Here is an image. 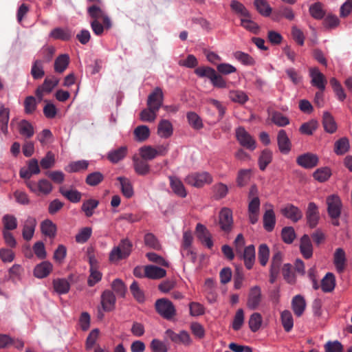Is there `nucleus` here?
Instances as JSON below:
<instances>
[{
    "mask_svg": "<svg viewBox=\"0 0 352 352\" xmlns=\"http://www.w3.org/2000/svg\"><path fill=\"white\" fill-rule=\"evenodd\" d=\"M132 246V243L128 239H122L118 245L113 247L109 252V261L117 263L126 258L131 253Z\"/></svg>",
    "mask_w": 352,
    "mask_h": 352,
    "instance_id": "1",
    "label": "nucleus"
},
{
    "mask_svg": "<svg viewBox=\"0 0 352 352\" xmlns=\"http://www.w3.org/2000/svg\"><path fill=\"white\" fill-rule=\"evenodd\" d=\"M156 311L166 320L172 319L176 315V309L173 302L166 298H160L155 303Z\"/></svg>",
    "mask_w": 352,
    "mask_h": 352,
    "instance_id": "2",
    "label": "nucleus"
},
{
    "mask_svg": "<svg viewBox=\"0 0 352 352\" xmlns=\"http://www.w3.org/2000/svg\"><path fill=\"white\" fill-rule=\"evenodd\" d=\"M25 184L31 192L38 195H47L53 189L51 182L46 179H39L37 182L34 181H25Z\"/></svg>",
    "mask_w": 352,
    "mask_h": 352,
    "instance_id": "3",
    "label": "nucleus"
},
{
    "mask_svg": "<svg viewBox=\"0 0 352 352\" xmlns=\"http://www.w3.org/2000/svg\"><path fill=\"white\" fill-rule=\"evenodd\" d=\"M185 182L192 186L200 188L212 183V177L208 172L193 173L186 176Z\"/></svg>",
    "mask_w": 352,
    "mask_h": 352,
    "instance_id": "4",
    "label": "nucleus"
},
{
    "mask_svg": "<svg viewBox=\"0 0 352 352\" xmlns=\"http://www.w3.org/2000/svg\"><path fill=\"white\" fill-rule=\"evenodd\" d=\"M236 138L240 145L250 151H254L256 148L255 139L242 126L236 129Z\"/></svg>",
    "mask_w": 352,
    "mask_h": 352,
    "instance_id": "5",
    "label": "nucleus"
},
{
    "mask_svg": "<svg viewBox=\"0 0 352 352\" xmlns=\"http://www.w3.org/2000/svg\"><path fill=\"white\" fill-rule=\"evenodd\" d=\"M327 212L332 219H338L341 214L342 204L340 198L335 194L328 196L326 199Z\"/></svg>",
    "mask_w": 352,
    "mask_h": 352,
    "instance_id": "6",
    "label": "nucleus"
},
{
    "mask_svg": "<svg viewBox=\"0 0 352 352\" xmlns=\"http://www.w3.org/2000/svg\"><path fill=\"white\" fill-rule=\"evenodd\" d=\"M309 72L311 85L320 91H324L327 82L324 74L317 67H311Z\"/></svg>",
    "mask_w": 352,
    "mask_h": 352,
    "instance_id": "7",
    "label": "nucleus"
},
{
    "mask_svg": "<svg viewBox=\"0 0 352 352\" xmlns=\"http://www.w3.org/2000/svg\"><path fill=\"white\" fill-rule=\"evenodd\" d=\"M262 300V292L259 286H254L250 288L247 299V307L251 309H256Z\"/></svg>",
    "mask_w": 352,
    "mask_h": 352,
    "instance_id": "8",
    "label": "nucleus"
},
{
    "mask_svg": "<svg viewBox=\"0 0 352 352\" xmlns=\"http://www.w3.org/2000/svg\"><path fill=\"white\" fill-rule=\"evenodd\" d=\"M281 214L287 219L296 223L302 218V212L297 206L287 204L280 209Z\"/></svg>",
    "mask_w": 352,
    "mask_h": 352,
    "instance_id": "9",
    "label": "nucleus"
},
{
    "mask_svg": "<svg viewBox=\"0 0 352 352\" xmlns=\"http://www.w3.org/2000/svg\"><path fill=\"white\" fill-rule=\"evenodd\" d=\"M116 298V295L111 290H104L100 296V303L102 310L104 311H111L115 309Z\"/></svg>",
    "mask_w": 352,
    "mask_h": 352,
    "instance_id": "10",
    "label": "nucleus"
},
{
    "mask_svg": "<svg viewBox=\"0 0 352 352\" xmlns=\"http://www.w3.org/2000/svg\"><path fill=\"white\" fill-rule=\"evenodd\" d=\"M164 95L160 87H156L151 92L147 99V106L153 110L159 111L163 103Z\"/></svg>",
    "mask_w": 352,
    "mask_h": 352,
    "instance_id": "11",
    "label": "nucleus"
},
{
    "mask_svg": "<svg viewBox=\"0 0 352 352\" xmlns=\"http://www.w3.org/2000/svg\"><path fill=\"white\" fill-rule=\"evenodd\" d=\"M265 206L267 208L263 217V228L267 232H272L276 224V216L273 210V206L267 203Z\"/></svg>",
    "mask_w": 352,
    "mask_h": 352,
    "instance_id": "12",
    "label": "nucleus"
},
{
    "mask_svg": "<svg viewBox=\"0 0 352 352\" xmlns=\"http://www.w3.org/2000/svg\"><path fill=\"white\" fill-rule=\"evenodd\" d=\"M233 223L232 212L228 208L221 209L219 213V224L222 230L230 232Z\"/></svg>",
    "mask_w": 352,
    "mask_h": 352,
    "instance_id": "13",
    "label": "nucleus"
},
{
    "mask_svg": "<svg viewBox=\"0 0 352 352\" xmlns=\"http://www.w3.org/2000/svg\"><path fill=\"white\" fill-rule=\"evenodd\" d=\"M306 218L307 224L311 228L316 227L320 219V215L318 208L315 203H309L306 211Z\"/></svg>",
    "mask_w": 352,
    "mask_h": 352,
    "instance_id": "14",
    "label": "nucleus"
},
{
    "mask_svg": "<svg viewBox=\"0 0 352 352\" xmlns=\"http://www.w3.org/2000/svg\"><path fill=\"white\" fill-rule=\"evenodd\" d=\"M297 164L305 168H312L317 166L318 157L316 154L306 153L299 155L296 159Z\"/></svg>",
    "mask_w": 352,
    "mask_h": 352,
    "instance_id": "15",
    "label": "nucleus"
},
{
    "mask_svg": "<svg viewBox=\"0 0 352 352\" xmlns=\"http://www.w3.org/2000/svg\"><path fill=\"white\" fill-rule=\"evenodd\" d=\"M333 264L338 273L342 274L346 265V254L341 248H337L333 254Z\"/></svg>",
    "mask_w": 352,
    "mask_h": 352,
    "instance_id": "16",
    "label": "nucleus"
},
{
    "mask_svg": "<svg viewBox=\"0 0 352 352\" xmlns=\"http://www.w3.org/2000/svg\"><path fill=\"white\" fill-rule=\"evenodd\" d=\"M196 232L197 238L203 244L209 249L212 248L213 242L211 239V234L205 226L201 223H197Z\"/></svg>",
    "mask_w": 352,
    "mask_h": 352,
    "instance_id": "17",
    "label": "nucleus"
},
{
    "mask_svg": "<svg viewBox=\"0 0 352 352\" xmlns=\"http://www.w3.org/2000/svg\"><path fill=\"white\" fill-rule=\"evenodd\" d=\"M58 80L56 77L46 78L40 87L36 91V95L38 98H42L44 94L50 93L58 85Z\"/></svg>",
    "mask_w": 352,
    "mask_h": 352,
    "instance_id": "18",
    "label": "nucleus"
},
{
    "mask_svg": "<svg viewBox=\"0 0 352 352\" xmlns=\"http://www.w3.org/2000/svg\"><path fill=\"white\" fill-rule=\"evenodd\" d=\"M277 143L281 153L287 154L291 151L292 143L285 130L281 129L278 132Z\"/></svg>",
    "mask_w": 352,
    "mask_h": 352,
    "instance_id": "19",
    "label": "nucleus"
},
{
    "mask_svg": "<svg viewBox=\"0 0 352 352\" xmlns=\"http://www.w3.org/2000/svg\"><path fill=\"white\" fill-rule=\"evenodd\" d=\"M36 226V219L28 217L23 223L22 236L24 240L30 241L32 239Z\"/></svg>",
    "mask_w": 352,
    "mask_h": 352,
    "instance_id": "20",
    "label": "nucleus"
},
{
    "mask_svg": "<svg viewBox=\"0 0 352 352\" xmlns=\"http://www.w3.org/2000/svg\"><path fill=\"white\" fill-rule=\"evenodd\" d=\"M53 265L48 261H45L37 264L33 270L34 276L37 278L47 277L52 271Z\"/></svg>",
    "mask_w": 352,
    "mask_h": 352,
    "instance_id": "21",
    "label": "nucleus"
},
{
    "mask_svg": "<svg viewBox=\"0 0 352 352\" xmlns=\"http://www.w3.org/2000/svg\"><path fill=\"white\" fill-rule=\"evenodd\" d=\"M241 257L243 259L245 265L247 269L250 270L252 268L255 261V248L253 245H250L245 247L239 253Z\"/></svg>",
    "mask_w": 352,
    "mask_h": 352,
    "instance_id": "22",
    "label": "nucleus"
},
{
    "mask_svg": "<svg viewBox=\"0 0 352 352\" xmlns=\"http://www.w3.org/2000/svg\"><path fill=\"white\" fill-rule=\"evenodd\" d=\"M128 148L126 146L111 150L107 153V159L113 164H117L122 160L126 155Z\"/></svg>",
    "mask_w": 352,
    "mask_h": 352,
    "instance_id": "23",
    "label": "nucleus"
},
{
    "mask_svg": "<svg viewBox=\"0 0 352 352\" xmlns=\"http://www.w3.org/2000/svg\"><path fill=\"white\" fill-rule=\"evenodd\" d=\"M166 275V271L160 267L149 265L144 267V276L150 279H160Z\"/></svg>",
    "mask_w": 352,
    "mask_h": 352,
    "instance_id": "24",
    "label": "nucleus"
},
{
    "mask_svg": "<svg viewBox=\"0 0 352 352\" xmlns=\"http://www.w3.org/2000/svg\"><path fill=\"white\" fill-rule=\"evenodd\" d=\"M17 129L21 135L25 138H31L34 134V127L27 120H21L18 122Z\"/></svg>",
    "mask_w": 352,
    "mask_h": 352,
    "instance_id": "25",
    "label": "nucleus"
},
{
    "mask_svg": "<svg viewBox=\"0 0 352 352\" xmlns=\"http://www.w3.org/2000/svg\"><path fill=\"white\" fill-rule=\"evenodd\" d=\"M133 165L135 173L140 175H146L150 172V166L141 157L134 156L133 157Z\"/></svg>",
    "mask_w": 352,
    "mask_h": 352,
    "instance_id": "26",
    "label": "nucleus"
},
{
    "mask_svg": "<svg viewBox=\"0 0 352 352\" xmlns=\"http://www.w3.org/2000/svg\"><path fill=\"white\" fill-rule=\"evenodd\" d=\"M169 180L170 188L174 193L180 197H186L187 192L182 182L175 176H170Z\"/></svg>",
    "mask_w": 352,
    "mask_h": 352,
    "instance_id": "27",
    "label": "nucleus"
},
{
    "mask_svg": "<svg viewBox=\"0 0 352 352\" xmlns=\"http://www.w3.org/2000/svg\"><path fill=\"white\" fill-rule=\"evenodd\" d=\"M292 308L297 317L301 316L306 308V302L304 297L300 294L293 297Z\"/></svg>",
    "mask_w": 352,
    "mask_h": 352,
    "instance_id": "28",
    "label": "nucleus"
},
{
    "mask_svg": "<svg viewBox=\"0 0 352 352\" xmlns=\"http://www.w3.org/2000/svg\"><path fill=\"white\" fill-rule=\"evenodd\" d=\"M300 250L305 258H310L313 255L312 243L307 234L303 235L300 239Z\"/></svg>",
    "mask_w": 352,
    "mask_h": 352,
    "instance_id": "29",
    "label": "nucleus"
},
{
    "mask_svg": "<svg viewBox=\"0 0 352 352\" xmlns=\"http://www.w3.org/2000/svg\"><path fill=\"white\" fill-rule=\"evenodd\" d=\"M173 129L171 122L167 120H161L157 126V134L162 138H168L173 134Z\"/></svg>",
    "mask_w": 352,
    "mask_h": 352,
    "instance_id": "30",
    "label": "nucleus"
},
{
    "mask_svg": "<svg viewBox=\"0 0 352 352\" xmlns=\"http://www.w3.org/2000/svg\"><path fill=\"white\" fill-rule=\"evenodd\" d=\"M41 230L43 234L53 239L57 232L56 225L50 219H45L41 223Z\"/></svg>",
    "mask_w": 352,
    "mask_h": 352,
    "instance_id": "31",
    "label": "nucleus"
},
{
    "mask_svg": "<svg viewBox=\"0 0 352 352\" xmlns=\"http://www.w3.org/2000/svg\"><path fill=\"white\" fill-rule=\"evenodd\" d=\"M204 292L206 295V298L210 303H213L217 299L216 286L214 281L208 278L205 281L204 284Z\"/></svg>",
    "mask_w": 352,
    "mask_h": 352,
    "instance_id": "32",
    "label": "nucleus"
},
{
    "mask_svg": "<svg viewBox=\"0 0 352 352\" xmlns=\"http://www.w3.org/2000/svg\"><path fill=\"white\" fill-rule=\"evenodd\" d=\"M59 192L72 203L79 202L82 197V193L80 191L76 189L67 190L63 186L59 188Z\"/></svg>",
    "mask_w": 352,
    "mask_h": 352,
    "instance_id": "33",
    "label": "nucleus"
},
{
    "mask_svg": "<svg viewBox=\"0 0 352 352\" xmlns=\"http://www.w3.org/2000/svg\"><path fill=\"white\" fill-rule=\"evenodd\" d=\"M322 124L326 132L333 133L337 130V124L330 113L325 111L323 113Z\"/></svg>",
    "mask_w": 352,
    "mask_h": 352,
    "instance_id": "34",
    "label": "nucleus"
},
{
    "mask_svg": "<svg viewBox=\"0 0 352 352\" xmlns=\"http://www.w3.org/2000/svg\"><path fill=\"white\" fill-rule=\"evenodd\" d=\"M117 179L120 182V189L123 195L126 198H131L134 194L131 181L124 177H118Z\"/></svg>",
    "mask_w": 352,
    "mask_h": 352,
    "instance_id": "35",
    "label": "nucleus"
},
{
    "mask_svg": "<svg viewBox=\"0 0 352 352\" xmlns=\"http://www.w3.org/2000/svg\"><path fill=\"white\" fill-rule=\"evenodd\" d=\"M54 291L59 295L65 294L70 289V284L65 278H56L53 280Z\"/></svg>",
    "mask_w": 352,
    "mask_h": 352,
    "instance_id": "36",
    "label": "nucleus"
},
{
    "mask_svg": "<svg viewBox=\"0 0 352 352\" xmlns=\"http://www.w3.org/2000/svg\"><path fill=\"white\" fill-rule=\"evenodd\" d=\"M50 36L55 39L69 41L73 36V32L68 28H56L50 32Z\"/></svg>",
    "mask_w": 352,
    "mask_h": 352,
    "instance_id": "37",
    "label": "nucleus"
},
{
    "mask_svg": "<svg viewBox=\"0 0 352 352\" xmlns=\"http://www.w3.org/2000/svg\"><path fill=\"white\" fill-rule=\"evenodd\" d=\"M330 85L333 91L339 101H344L346 98V94L341 83L334 77L330 79Z\"/></svg>",
    "mask_w": 352,
    "mask_h": 352,
    "instance_id": "38",
    "label": "nucleus"
},
{
    "mask_svg": "<svg viewBox=\"0 0 352 352\" xmlns=\"http://www.w3.org/2000/svg\"><path fill=\"white\" fill-rule=\"evenodd\" d=\"M350 148L349 140L343 137L337 140L334 144V152L338 155H342L348 152Z\"/></svg>",
    "mask_w": 352,
    "mask_h": 352,
    "instance_id": "39",
    "label": "nucleus"
},
{
    "mask_svg": "<svg viewBox=\"0 0 352 352\" xmlns=\"http://www.w3.org/2000/svg\"><path fill=\"white\" fill-rule=\"evenodd\" d=\"M280 320L284 330L286 332L292 331L294 327L292 314L289 310H284L280 313Z\"/></svg>",
    "mask_w": 352,
    "mask_h": 352,
    "instance_id": "40",
    "label": "nucleus"
},
{
    "mask_svg": "<svg viewBox=\"0 0 352 352\" xmlns=\"http://www.w3.org/2000/svg\"><path fill=\"white\" fill-rule=\"evenodd\" d=\"M336 286V278L333 274L327 273L321 280V287L323 292H330L333 290Z\"/></svg>",
    "mask_w": 352,
    "mask_h": 352,
    "instance_id": "41",
    "label": "nucleus"
},
{
    "mask_svg": "<svg viewBox=\"0 0 352 352\" xmlns=\"http://www.w3.org/2000/svg\"><path fill=\"white\" fill-rule=\"evenodd\" d=\"M69 63V56L67 54L58 56L54 61V70L58 73H63Z\"/></svg>",
    "mask_w": 352,
    "mask_h": 352,
    "instance_id": "42",
    "label": "nucleus"
},
{
    "mask_svg": "<svg viewBox=\"0 0 352 352\" xmlns=\"http://www.w3.org/2000/svg\"><path fill=\"white\" fill-rule=\"evenodd\" d=\"M89 164V161L85 160L74 161L69 163L65 170L69 173H77L87 169Z\"/></svg>",
    "mask_w": 352,
    "mask_h": 352,
    "instance_id": "43",
    "label": "nucleus"
},
{
    "mask_svg": "<svg viewBox=\"0 0 352 352\" xmlns=\"http://www.w3.org/2000/svg\"><path fill=\"white\" fill-rule=\"evenodd\" d=\"M2 223L3 226V230H14L17 228L18 222L16 217L10 214H4L2 217Z\"/></svg>",
    "mask_w": 352,
    "mask_h": 352,
    "instance_id": "44",
    "label": "nucleus"
},
{
    "mask_svg": "<svg viewBox=\"0 0 352 352\" xmlns=\"http://www.w3.org/2000/svg\"><path fill=\"white\" fill-rule=\"evenodd\" d=\"M113 292L118 297L124 298L127 291L124 283L120 278H116L111 285Z\"/></svg>",
    "mask_w": 352,
    "mask_h": 352,
    "instance_id": "45",
    "label": "nucleus"
},
{
    "mask_svg": "<svg viewBox=\"0 0 352 352\" xmlns=\"http://www.w3.org/2000/svg\"><path fill=\"white\" fill-rule=\"evenodd\" d=\"M99 205V201L96 199H89L85 201L81 206V210L85 212L87 217H91L94 213V210Z\"/></svg>",
    "mask_w": 352,
    "mask_h": 352,
    "instance_id": "46",
    "label": "nucleus"
},
{
    "mask_svg": "<svg viewBox=\"0 0 352 352\" xmlns=\"http://www.w3.org/2000/svg\"><path fill=\"white\" fill-rule=\"evenodd\" d=\"M272 160V152L269 149H264L261 152V153L258 157V163L259 168L261 170H265L266 167L267 166V165L271 163Z\"/></svg>",
    "mask_w": 352,
    "mask_h": 352,
    "instance_id": "47",
    "label": "nucleus"
},
{
    "mask_svg": "<svg viewBox=\"0 0 352 352\" xmlns=\"http://www.w3.org/2000/svg\"><path fill=\"white\" fill-rule=\"evenodd\" d=\"M272 122L279 127H283L289 124V119L278 111H272L271 113Z\"/></svg>",
    "mask_w": 352,
    "mask_h": 352,
    "instance_id": "48",
    "label": "nucleus"
},
{
    "mask_svg": "<svg viewBox=\"0 0 352 352\" xmlns=\"http://www.w3.org/2000/svg\"><path fill=\"white\" fill-rule=\"evenodd\" d=\"M254 5L257 11L264 16H269L272 13V8L266 0H255Z\"/></svg>",
    "mask_w": 352,
    "mask_h": 352,
    "instance_id": "49",
    "label": "nucleus"
},
{
    "mask_svg": "<svg viewBox=\"0 0 352 352\" xmlns=\"http://www.w3.org/2000/svg\"><path fill=\"white\" fill-rule=\"evenodd\" d=\"M133 133L137 141L144 142L148 138L150 130L147 126L140 125L135 129Z\"/></svg>",
    "mask_w": 352,
    "mask_h": 352,
    "instance_id": "50",
    "label": "nucleus"
},
{
    "mask_svg": "<svg viewBox=\"0 0 352 352\" xmlns=\"http://www.w3.org/2000/svg\"><path fill=\"white\" fill-rule=\"evenodd\" d=\"M228 97L232 102L239 104H244L249 99L248 95L241 90L230 91Z\"/></svg>",
    "mask_w": 352,
    "mask_h": 352,
    "instance_id": "51",
    "label": "nucleus"
},
{
    "mask_svg": "<svg viewBox=\"0 0 352 352\" xmlns=\"http://www.w3.org/2000/svg\"><path fill=\"white\" fill-rule=\"evenodd\" d=\"M31 75L34 79H41L44 76L45 72L42 60H36L33 62L31 68Z\"/></svg>",
    "mask_w": 352,
    "mask_h": 352,
    "instance_id": "52",
    "label": "nucleus"
},
{
    "mask_svg": "<svg viewBox=\"0 0 352 352\" xmlns=\"http://www.w3.org/2000/svg\"><path fill=\"white\" fill-rule=\"evenodd\" d=\"M186 118L189 124L195 129H202L204 126L203 122L200 116L193 111L188 112Z\"/></svg>",
    "mask_w": 352,
    "mask_h": 352,
    "instance_id": "53",
    "label": "nucleus"
},
{
    "mask_svg": "<svg viewBox=\"0 0 352 352\" xmlns=\"http://www.w3.org/2000/svg\"><path fill=\"white\" fill-rule=\"evenodd\" d=\"M309 11L310 15L315 19H322L325 15V12L322 8V5L320 2L311 4L309 7Z\"/></svg>",
    "mask_w": 352,
    "mask_h": 352,
    "instance_id": "54",
    "label": "nucleus"
},
{
    "mask_svg": "<svg viewBox=\"0 0 352 352\" xmlns=\"http://www.w3.org/2000/svg\"><path fill=\"white\" fill-rule=\"evenodd\" d=\"M248 324L252 332H256L262 324L261 315L257 312L253 313L249 318Z\"/></svg>",
    "mask_w": 352,
    "mask_h": 352,
    "instance_id": "55",
    "label": "nucleus"
},
{
    "mask_svg": "<svg viewBox=\"0 0 352 352\" xmlns=\"http://www.w3.org/2000/svg\"><path fill=\"white\" fill-rule=\"evenodd\" d=\"M140 157L146 161L153 160L156 157L154 147L151 146H143L139 148Z\"/></svg>",
    "mask_w": 352,
    "mask_h": 352,
    "instance_id": "56",
    "label": "nucleus"
},
{
    "mask_svg": "<svg viewBox=\"0 0 352 352\" xmlns=\"http://www.w3.org/2000/svg\"><path fill=\"white\" fill-rule=\"evenodd\" d=\"M230 8L236 14L243 16V18H250V12L239 1L236 0H232L230 2Z\"/></svg>",
    "mask_w": 352,
    "mask_h": 352,
    "instance_id": "57",
    "label": "nucleus"
},
{
    "mask_svg": "<svg viewBox=\"0 0 352 352\" xmlns=\"http://www.w3.org/2000/svg\"><path fill=\"white\" fill-rule=\"evenodd\" d=\"M317 127L318 122L314 120H311L303 123L300 126L299 131L302 134L311 135L316 130Z\"/></svg>",
    "mask_w": 352,
    "mask_h": 352,
    "instance_id": "58",
    "label": "nucleus"
},
{
    "mask_svg": "<svg viewBox=\"0 0 352 352\" xmlns=\"http://www.w3.org/2000/svg\"><path fill=\"white\" fill-rule=\"evenodd\" d=\"M331 170L328 167H324L317 169L313 174L314 178L320 182L327 181L331 176Z\"/></svg>",
    "mask_w": 352,
    "mask_h": 352,
    "instance_id": "59",
    "label": "nucleus"
},
{
    "mask_svg": "<svg viewBox=\"0 0 352 352\" xmlns=\"http://www.w3.org/2000/svg\"><path fill=\"white\" fill-rule=\"evenodd\" d=\"M103 179V175L100 172L96 171L87 175L85 182L89 186H95L99 184Z\"/></svg>",
    "mask_w": 352,
    "mask_h": 352,
    "instance_id": "60",
    "label": "nucleus"
},
{
    "mask_svg": "<svg viewBox=\"0 0 352 352\" xmlns=\"http://www.w3.org/2000/svg\"><path fill=\"white\" fill-rule=\"evenodd\" d=\"M214 197L216 199H219L225 197L228 192L227 185L223 183L216 184L212 186Z\"/></svg>",
    "mask_w": 352,
    "mask_h": 352,
    "instance_id": "61",
    "label": "nucleus"
},
{
    "mask_svg": "<svg viewBox=\"0 0 352 352\" xmlns=\"http://www.w3.org/2000/svg\"><path fill=\"white\" fill-rule=\"evenodd\" d=\"M270 250L266 244H261L258 248V258L261 265L265 266L268 262Z\"/></svg>",
    "mask_w": 352,
    "mask_h": 352,
    "instance_id": "62",
    "label": "nucleus"
},
{
    "mask_svg": "<svg viewBox=\"0 0 352 352\" xmlns=\"http://www.w3.org/2000/svg\"><path fill=\"white\" fill-rule=\"evenodd\" d=\"M92 234L90 227H85L79 230L75 236L76 241L78 243H84L88 241Z\"/></svg>",
    "mask_w": 352,
    "mask_h": 352,
    "instance_id": "63",
    "label": "nucleus"
},
{
    "mask_svg": "<svg viewBox=\"0 0 352 352\" xmlns=\"http://www.w3.org/2000/svg\"><path fill=\"white\" fill-rule=\"evenodd\" d=\"M157 111L148 107L141 111L140 115V119L144 122H152L156 119Z\"/></svg>",
    "mask_w": 352,
    "mask_h": 352,
    "instance_id": "64",
    "label": "nucleus"
}]
</instances>
